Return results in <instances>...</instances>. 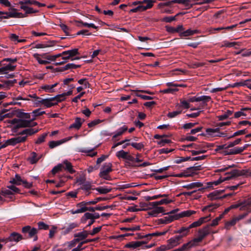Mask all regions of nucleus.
<instances>
[{
  "instance_id": "1",
  "label": "nucleus",
  "mask_w": 251,
  "mask_h": 251,
  "mask_svg": "<svg viewBox=\"0 0 251 251\" xmlns=\"http://www.w3.org/2000/svg\"><path fill=\"white\" fill-rule=\"evenodd\" d=\"M251 207V197L243 201L238 202L237 203L231 205L225 209L224 212L222 214H220L213 220H221L224 218V215L230 213L233 214L236 211H244L243 213L239 214L237 217L232 218L231 220H242L248 214V212L250 210Z\"/></svg>"
},
{
  "instance_id": "2",
  "label": "nucleus",
  "mask_w": 251,
  "mask_h": 251,
  "mask_svg": "<svg viewBox=\"0 0 251 251\" xmlns=\"http://www.w3.org/2000/svg\"><path fill=\"white\" fill-rule=\"evenodd\" d=\"M203 221H196L188 226L182 227L176 231L175 232L179 233V235L174 236L167 241V243H168L171 249L180 244L182 238L188 234L190 228L200 226L203 223Z\"/></svg>"
},
{
  "instance_id": "3",
  "label": "nucleus",
  "mask_w": 251,
  "mask_h": 251,
  "mask_svg": "<svg viewBox=\"0 0 251 251\" xmlns=\"http://www.w3.org/2000/svg\"><path fill=\"white\" fill-rule=\"evenodd\" d=\"M246 171L245 170H239L237 169H233L231 171L226 173L225 177H220L217 180L207 183L208 188H212L213 186H217L223 181L232 179L238 176H243L246 175Z\"/></svg>"
},
{
  "instance_id": "4",
  "label": "nucleus",
  "mask_w": 251,
  "mask_h": 251,
  "mask_svg": "<svg viewBox=\"0 0 251 251\" xmlns=\"http://www.w3.org/2000/svg\"><path fill=\"white\" fill-rule=\"evenodd\" d=\"M218 224V221H213L211 224L207 225L204 228L200 229L199 231L198 237L187 243L190 248L198 246L199 243L201 242L206 235L210 233L211 232V227L217 226Z\"/></svg>"
},
{
  "instance_id": "5",
  "label": "nucleus",
  "mask_w": 251,
  "mask_h": 251,
  "mask_svg": "<svg viewBox=\"0 0 251 251\" xmlns=\"http://www.w3.org/2000/svg\"><path fill=\"white\" fill-rule=\"evenodd\" d=\"M163 198L159 201L150 203V205L152 207V209L148 212V214L151 217H157L159 214L162 213L163 212V208L162 207H158V205L169 204L174 201L173 200L168 199L167 198Z\"/></svg>"
},
{
  "instance_id": "6",
  "label": "nucleus",
  "mask_w": 251,
  "mask_h": 251,
  "mask_svg": "<svg viewBox=\"0 0 251 251\" xmlns=\"http://www.w3.org/2000/svg\"><path fill=\"white\" fill-rule=\"evenodd\" d=\"M179 211L178 208L173 210L168 214V217H165V219H159L158 220H178L179 218L184 217H190L191 215L196 213L194 210H187L179 213H177Z\"/></svg>"
},
{
  "instance_id": "7",
  "label": "nucleus",
  "mask_w": 251,
  "mask_h": 251,
  "mask_svg": "<svg viewBox=\"0 0 251 251\" xmlns=\"http://www.w3.org/2000/svg\"><path fill=\"white\" fill-rule=\"evenodd\" d=\"M112 171V164L111 163H106L104 164L103 167L100 168L99 176L100 177L105 180H111L112 177L109 175V173Z\"/></svg>"
},
{
  "instance_id": "8",
  "label": "nucleus",
  "mask_w": 251,
  "mask_h": 251,
  "mask_svg": "<svg viewBox=\"0 0 251 251\" xmlns=\"http://www.w3.org/2000/svg\"><path fill=\"white\" fill-rule=\"evenodd\" d=\"M225 191V190H220L214 191V192L208 194L207 197L211 200H214L216 199L226 198L228 197H231L232 196L235 194L234 193H230L227 194H225L223 196H220V195Z\"/></svg>"
},
{
  "instance_id": "9",
  "label": "nucleus",
  "mask_w": 251,
  "mask_h": 251,
  "mask_svg": "<svg viewBox=\"0 0 251 251\" xmlns=\"http://www.w3.org/2000/svg\"><path fill=\"white\" fill-rule=\"evenodd\" d=\"M87 205H90L88 201H83L76 205V209H73L71 213L73 214L85 212L88 210Z\"/></svg>"
},
{
  "instance_id": "10",
  "label": "nucleus",
  "mask_w": 251,
  "mask_h": 251,
  "mask_svg": "<svg viewBox=\"0 0 251 251\" xmlns=\"http://www.w3.org/2000/svg\"><path fill=\"white\" fill-rule=\"evenodd\" d=\"M62 54L65 55V56L62 57V59L67 61L71 59L76 55H80V53L78 51V49L75 48L73 50L64 51L62 52Z\"/></svg>"
},
{
  "instance_id": "11",
  "label": "nucleus",
  "mask_w": 251,
  "mask_h": 251,
  "mask_svg": "<svg viewBox=\"0 0 251 251\" xmlns=\"http://www.w3.org/2000/svg\"><path fill=\"white\" fill-rule=\"evenodd\" d=\"M30 121H29V120H24L20 119L19 124L15 125L13 127L12 131L14 132H16L19 128L29 127L30 126Z\"/></svg>"
},
{
  "instance_id": "12",
  "label": "nucleus",
  "mask_w": 251,
  "mask_h": 251,
  "mask_svg": "<svg viewBox=\"0 0 251 251\" xmlns=\"http://www.w3.org/2000/svg\"><path fill=\"white\" fill-rule=\"evenodd\" d=\"M26 141V137L18 135L17 137L8 139V143H10L11 146H14L17 144L24 143Z\"/></svg>"
},
{
  "instance_id": "13",
  "label": "nucleus",
  "mask_w": 251,
  "mask_h": 251,
  "mask_svg": "<svg viewBox=\"0 0 251 251\" xmlns=\"http://www.w3.org/2000/svg\"><path fill=\"white\" fill-rule=\"evenodd\" d=\"M41 103L45 105L46 107L49 108L54 105H56L55 101L54 100L53 98H50L48 99H41L36 102V104Z\"/></svg>"
},
{
  "instance_id": "14",
  "label": "nucleus",
  "mask_w": 251,
  "mask_h": 251,
  "mask_svg": "<svg viewBox=\"0 0 251 251\" xmlns=\"http://www.w3.org/2000/svg\"><path fill=\"white\" fill-rule=\"evenodd\" d=\"M80 65H75L74 63H68L65 66L61 67L56 68L54 69L55 72H64L69 69H75L81 67Z\"/></svg>"
},
{
  "instance_id": "15",
  "label": "nucleus",
  "mask_w": 251,
  "mask_h": 251,
  "mask_svg": "<svg viewBox=\"0 0 251 251\" xmlns=\"http://www.w3.org/2000/svg\"><path fill=\"white\" fill-rule=\"evenodd\" d=\"M84 122V119H81L79 117H76L75 119V122L73 124L71 125L70 126H69V128H75L76 129H79L81 127L82 123Z\"/></svg>"
},
{
  "instance_id": "16",
  "label": "nucleus",
  "mask_w": 251,
  "mask_h": 251,
  "mask_svg": "<svg viewBox=\"0 0 251 251\" xmlns=\"http://www.w3.org/2000/svg\"><path fill=\"white\" fill-rule=\"evenodd\" d=\"M89 234V231L87 230H83L82 232L75 233L74 235L75 237L76 238H75V241L79 242L80 240H84L87 237Z\"/></svg>"
},
{
  "instance_id": "17",
  "label": "nucleus",
  "mask_w": 251,
  "mask_h": 251,
  "mask_svg": "<svg viewBox=\"0 0 251 251\" xmlns=\"http://www.w3.org/2000/svg\"><path fill=\"white\" fill-rule=\"evenodd\" d=\"M151 6V4H148V5H139L135 8L130 9L129 11V13L144 11L150 9Z\"/></svg>"
},
{
  "instance_id": "18",
  "label": "nucleus",
  "mask_w": 251,
  "mask_h": 251,
  "mask_svg": "<svg viewBox=\"0 0 251 251\" xmlns=\"http://www.w3.org/2000/svg\"><path fill=\"white\" fill-rule=\"evenodd\" d=\"M251 110V108L245 107L241 109L240 111L236 112L234 113V118H238L241 116H247L248 114L247 112Z\"/></svg>"
},
{
  "instance_id": "19",
  "label": "nucleus",
  "mask_w": 251,
  "mask_h": 251,
  "mask_svg": "<svg viewBox=\"0 0 251 251\" xmlns=\"http://www.w3.org/2000/svg\"><path fill=\"white\" fill-rule=\"evenodd\" d=\"M15 114L18 118L21 119L27 120L31 118V113H25L20 110L16 111Z\"/></svg>"
},
{
  "instance_id": "20",
  "label": "nucleus",
  "mask_w": 251,
  "mask_h": 251,
  "mask_svg": "<svg viewBox=\"0 0 251 251\" xmlns=\"http://www.w3.org/2000/svg\"><path fill=\"white\" fill-rule=\"evenodd\" d=\"M32 135H34L33 128L30 127L25 128L17 134V135H22L23 136L26 137V139L28 136H31Z\"/></svg>"
},
{
  "instance_id": "21",
  "label": "nucleus",
  "mask_w": 251,
  "mask_h": 251,
  "mask_svg": "<svg viewBox=\"0 0 251 251\" xmlns=\"http://www.w3.org/2000/svg\"><path fill=\"white\" fill-rule=\"evenodd\" d=\"M23 239L22 236L17 232H12L9 236L10 242H18Z\"/></svg>"
},
{
  "instance_id": "22",
  "label": "nucleus",
  "mask_w": 251,
  "mask_h": 251,
  "mask_svg": "<svg viewBox=\"0 0 251 251\" xmlns=\"http://www.w3.org/2000/svg\"><path fill=\"white\" fill-rule=\"evenodd\" d=\"M62 164L64 166V168L63 169L68 171L71 174H73L74 173H75V171L73 168L72 164L68 160H64Z\"/></svg>"
},
{
  "instance_id": "23",
  "label": "nucleus",
  "mask_w": 251,
  "mask_h": 251,
  "mask_svg": "<svg viewBox=\"0 0 251 251\" xmlns=\"http://www.w3.org/2000/svg\"><path fill=\"white\" fill-rule=\"evenodd\" d=\"M128 129L127 126H123L119 128L115 132V134L112 137V140H115L118 136H121L123 133L127 131Z\"/></svg>"
},
{
  "instance_id": "24",
  "label": "nucleus",
  "mask_w": 251,
  "mask_h": 251,
  "mask_svg": "<svg viewBox=\"0 0 251 251\" xmlns=\"http://www.w3.org/2000/svg\"><path fill=\"white\" fill-rule=\"evenodd\" d=\"M200 33V31L199 30H197V29L192 30L191 29H188L186 30V31L180 32L179 35L181 37H186V36L193 35L196 33Z\"/></svg>"
},
{
  "instance_id": "25",
  "label": "nucleus",
  "mask_w": 251,
  "mask_h": 251,
  "mask_svg": "<svg viewBox=\"0 0 251 251\" xmlns=\"http://www.w3.org/2000/svg\"><path fill=\"white\" fill-rule=\"evenodd\" d=\"M78 225L76 222L70 224L67 227L64 228L63 234H67L71 232L73 229L77 227Z\"/></svg>"
},
{
  "instance_id": "26",
  "label": "nucleus",
  "mask_w": 251,
  "mask_h": 251,
  "mask_svg": "<svg viewBox=\"0 0 251 251\" xmlns=\"http://www.w3.org/2000/svg\"><path fill=\"white\" fill-rule=\"evenodd\" d=\"M23 180L22 179L21 176L18 174H16L15 177L11 179L9 182L12 184L20 185L22 184Z\"/></svg>"
},
{
  "instance_id": "27",
  "label": "nucleus",
  "mask_w": 251,
  "mask_h": 251,
  "mask_svg": "<svg viewBox=\"0 0 251 251\" xmlns=\"http://www.w3.org/2000/svg\"><path fill=\"white\" fill-rule=\"evenodd\" d=\"M202 184L200 182H192L191 183L183 186V188H186L188 190L192 189L195 188H199L202 186Z\"/></svg>"
},
{
  "instance_id": "28",
  "label": "nucleus",
  "mask_w": 251,
  "mask_h": 251,
  "mask_svg": "<svg viewBox=\"0 0 251 251\" xmlns=\"http://www.w3.org/2000/svg\"><path fill=\"white\" fill-rule=\"evenodd\" d=\"M166 232H167V231H163V232H153V233H149V234H146L145 235H141V234H138V238L141 239V238H143L144 237H147H147H148L149 236L151 237V236H161V235H164Z\"/></svg>"
},
{
  "instance_id": "29",
  "label": "nucleus",
  "mask_w": 251,
  "mask_h": 251,
  "mask_svg": "<svg viewBox=\"0 0 251 251\" xmlns=\"http://www.w3.org/2000/svg\"><path fill=\"white\" fill-rule=\"evenodd\" d=\"M21 9L25 11V14L26 16L27 14L37 13L39 12L37 10H34L32 7H28L27 5H21Z\"/></svg>"
},
{
  "instance_id": "30",
  "label": "nucleus",
  "mask_w": 251,
  "mask_h": 251,
  "mask_svg": "<svg viewBox=\"0 0 251 251\" xmlns=\"http://www.w3.org/2000/svg\"><path fill=\"white\" fill-rule=\"evenodd\" d=\"M66 141L67 140L65 139L58 141H51L49 143V146L50 149H53L56 147L60 145L62 143H65Z\"/></svg>"
},
{
  "instance_id": "31",
  "label": "nucleus",
  "mask_w": 251,
  "mask_h": 251,
  "mask_svg": "<svg viewBox=\"0 0 251 251\" xmlns=\"http://www.w3.org/2000/svg\"><path fill=\"white\" fill-rule=\"evenodd\" d=\"M54 43H55L54 41H48V44H44V43L36 44H35L34 48H35L37 49H40V48H45L50 47L53 46Z\"/></svg>"
},
{
  "instance_id": "32",
  "label": "nucleus",
  "mask_w": 251,
  "mask_h": 251,
  "mask_svg": "<svg viewBox=\"0 0 251 251\" xmlns=\"http://www.w3.org/2000/svg\"><path fill=\"white\" fill-rule=\"evenodd\" d=\"M84 216L85 217V220H95L99 218L100 217V215L98 213H86Z\"/></svg>"
},
{
  "instance_id": "33",
  "label": "nucleus",
  "mask_w": 251,
  "mask_h": 251,
  "mask_svg": "<svg viewBox=\"0 0 251 251\" xmlns=\"http://www.w3.org/2000/svg\"><path fill=\"white\" fill-rule=\"evenodd\" d=\"M94 190L97 191L100 194H106L110 192L112 189L107 187H99L94 188Z\"/></svg>"
},
{
  "instance_id": "34",
  "label": "nucleus",
  "mask_w": 251,
  "mask_h": 251,
  "mask_svg": "<svg viewBox=\"0 0 251 251\" xmlns=\"http://www.w3.org/2000/svg\"><path fill=\"white\" fill-rule=\"evenodd\" d=\"M41 156L38 157L37 154L36 152H32L31 153V156L28 158V160L31 164H35L40 159Z\"/></svg>"
},
{
  "instance_id": "35",
  "label": "nucleus",
  "mask_w": 251,
  "mask_h": 251,
  "mask_svg": "<svg viewBox=\"0 0 251 251\" xmlns=\"http://www.w3.org/2000/svg\"><path fill=\"white\" fill-rule=\"evenodd\" d=\"M211 100V98L208 96H201L197 97V101H202V104L205 106L207 105V102Z\"/></svg>"
},
{
  "instance_id": "36",
  "label": "nucleus",
  "mask_w": 251,
  "mask_h": 251,
  "mask_svg": "<svg viewBox=\"0 0 251 251\" xmlns=\"http://www.w3.org/2000/svg\"><path fill=\"white\" fill-rule=\"evenodd\" d=\"M201 165L194 166L187 168V171L191 175V176L197 174L196 171L201 170Z\"/></svg>"
},
{
  "instance_id": "37",
  "label": "nucleus",
  "mask_w": 251,
  "mask_h": 251,
  "mask_svg": "<svg viewBox=\"0 0 251 251\" xmlns=\"http://www.w3.org/2000/svg\"><path fill=\"white\" fill-rule=\"evenodd\" d=\"M0 81L4 83V86L6 87L9 88L10 87L13 86L15 83L17 82L16 79L13 80H3L0 79Z\"/></svg>"
},
{
  "instance_id": "38",
  "label": "nucleus",
  "mask_w": 251,
  "mask_h": 251,
  "mask_svg": "<svg viewBox=\"0 0 251 251\" xmlns=\"http://www.w3.org/2000/svg\"><path fill=\"white\" fill-rule=\"evenodd\" d=\"M142 244V242L140 241H133L127 244L126 245V247L127 248L135 249L141 246Z\"/></svg>"
},
{
  "instance_id": "39",
  "label": "nucleus",
  "mask_w": 251,
  "mask_h": 251,
  "mask_svg": "<svg viewBox=\"0 0 251 251\" xmlns=\"http://www.w3.org/2000/svg\"><path fill=\"white\" fill-rule=\"evenodd\" d=\"M44 114H46L45 111H41L40 109H37L34 110L31 113V115L32 116V120H35L36 117L41 116Z\"/></svg>"
},
{
  "instance_id": "40",
  "label": "nucleus",
  "mask_w": 251,
  "mask_h": 251,
  "mask_svg": "<svg viewBox=\"0 0 251 251\" xmlns=\"http://www.w3.org/2000/svg\"><path fill=\"white\" fill-rule=\"evenodd\" d=\"M52 98L56 104H57L58 102H61L66 99V96H65L64 93L61 94L57 95Z\"/></svg>"
},
{
  "instance_id": "41",
  "label": "nucleus",
  "mask_w": 251,
  "mask_h": 251,
  "mask_svg": "<svg viewBox=\"0 0 251 251\" xmlns=\"http://www.w3.org/2000/svg\"><path fill=\"white\" fill-rule=\"evenodd\" d=\"M233 113V111L228 110L226 112L222 115H220L218 117V119L220 121H223L226 120L228 118L229 116H231Z\"/></svg>"
},
{
  "instance_id": "42",
  "label": "nucleus",
  "mask_w": 251,
  "mask_h": 251,
  "mask_svg": "<svg viewBox=\"0 0 251 251\" xmlns=\"http://www.w3.org/2000/svg\"><path fill=\"white\" fill-rule=\"evenodd\" d=\"M219 206V205L216 203L211 204L204 206L202 208V211H212L213 210L217 208Z\"/></svg>"
},
{
  "instance_id": "43",
  "label": "nucleus",
  "mask_w": 251,
  "mask_h": 251,
  "mask_svg": "<svg viewBox=\"0 0 251 251\" xmlns=\"http://www.w3.org/2000/svg\"><path fill=\"white\" fill-rule=\"evenodd\" d=\"M243 151L242 147H236L233 149L230 150L229 152L226 153V154H237L241 153Z\"/></svg>"
},
{
  "instance_id": "44",
  "label": "nucleus",
  "mask_w": 251,
  "mask_h": 251,
  "mask_svg": "<svg viewBox=\"0 0 251 251\" xmlns=\"http://www.w3.org/2000/svg\"><path fill=\"white\" fill-rule=\"evenodd\" d=\"M183 150L186 151V148H192L196 150H199L201 149L202 147L201 145H197L195 143H191L186 145H183L182 146Z\"/></svg>"
},
{
  "instance_id": "45",
  "label": "nucleus",
  "mask_w": 251,
  "mask_h": 251,
  "mask_svg": "<svg viewBox=\"0 0 251 251\" xmlns=\"http://www.w3.org/2000/svg\"><path fill=\"white\" fill-rule=\"evenodd\" d=\"M122 230H126V231H136L140 229L139 226H127V227H123L120 228Z\"/></svg>"
},
{
  "instance_id": "46",
  "label": "nucleus",
  "mask_w": 251,
  "mask_h": 251,
  "mask_svg": "<svg viewBox=\"0 0 251 251\" xmlns=\"http://www.w3.org/2000/svg\"><path fill=\"white\" fill-rule=\"evenodd\" d=\"M37 233V229L36 228H30L29 231L28 232V236L30 238L34 237L33 241H36L37 240V236L36 235Z\"/></svg>"
},
{
  "instance_id": "47",
  "label": "nucleus",
  "mask_w": 251,
  "mask_h": 251,
  "mask_svg": "<svg viewBox=\"0 0 251 251\" xmlns=\"http://www.w3.org/2000/svg\"><path fill=\"white\" fill-rule=\"evenodd\" d=\"M63 168H64L63 164H59L53 168L51 170V173L52 174L54 175L58 172L61 171Z\"/></svg>"
},
{
  "instance_id": "48",
  "label": "nucleus",
  "mask_w": 251,
  "mask_h": 251,
  "mask_svg": "<svg viewBox=\"0 0 251 251\" xmlns=\"http://www.w3.org/2000/svg\"><path fill=\"white\" fill-rule=\"evenodd\" d=\"M247 131H248L246 128L244 129L238 130V131L234 132L233 133V134L231 136L228 137L227 139H229L231 138H233V137H235L237 136L245 134V133H246L247 132Z\"/></svg>"
},
{
  "instance_id": "49",
  "label": "nucleus",
  "mask_w": 251,
  "mask_h": 251,
  "mask_svg": "<svg viewBox=\"0 0 251 251\" xmlns=\"http://www.w3.org/2000/svg\"><path fill=\"white\" fill-rule=\"evenodd\" d=\"M36 0H22L19 2V4L21 5H26L27 4L36 5Z\"/></svg>"
},
{
  "instance_id": "50",
  "label": "nucleus",
  "mask_w": 251,
  "mask_h": 251,
  "mask_svg": "<svg viewBox=\"0 0 251 251\" xmlns=\"http://www.w3.org/2000/svg\"><path fill=\"white\" fill-rule=\"evenodd\" d=\"M237 26V25L235 24V25H230V26H226V27H219L213 28L212 29V31H219L220 30H223V29H225V30H230V29H232L236 27Z\"/></svg>"
},
{
  "instance_id": "51",
  "label": "nucleus",
  "mask_w": 251,
  "mask_h": 251,
  "mask_svg": "<svg viewBox=\"0 0 251 251\" xmlns=\"http://www.w3.org/2000/svg\"><path fill=\"white\" fill-rule=\"evenodd\" d=\"M81 189L86 191H90V190H94V188L92 187L91 183L89 181H86L81 187Z\"/></svg>"
},
{
  "instance_id": "52",
  "label": "nucleus",
  "mask_w": 251,
  "mask_h": 251,
  "mask_svg": "<svg viewBox=\"0 0 251 251\" xmlns=\"http://www.w3.org/2000/svg\"><path fill=\"white\" fill-rule=\"evenodd\" d=\"M128 152L125 151L124 150H121L116 153V156L119 158H123L126 159Z\"/></svg>"
},
{
  "instance_id": "53",
  "label": "nucleus",
  "mask_w": 251,
  "mask_h": 251,
  "mask_svg": "<svg viewBox=\"0 0 251 251\" xmlns=\"http://www.w3.org/2000/svg\"><path fill=\"white\" fill-rule=\"evenodd\" d=\"M130 145L134 148L139 151L141 150L144 147V145L143 144V143L132 142L131 143Z\"/></svg>"
},
{
  "instance_id": "54",
  "label": "nucleus",
  "mask_w": 251,
  "mask_h": 251,
  "mask_svg": "<svg viewBox=\"0 0 251 251\" xmlns=\"http://www.w3.org/2000/svg\"><path fill=\"white\" fill-rule=\"evenodd\" d=\"M39 56H40V55L38 53H35L33 55V56L34 57V58H35L36 59V60L38 61V62L39 64L46 65V64H49L50 63L49 61H48L47 60H42L39 57Z\"/></svg>"
},
{
  "instance_id": "55",
  "label": "nucleus",
  "mask_w": 251,
  "mask_h": 251,
  "mask_svg": "<svg viewBox=\"0 0 251 251\" xmlns=\"http://www.w3.org/2000/svg\"><path fill=\"white\" fill-rule=\"evenodd\" d=\"M48 135L47 133H45L43 134L42 135L39 136L37 140L35 141V144H40L43 143L45 141V138H46Z\"/></svg>"
},
{
  "instance_id": "56",
  "label": "nucleus",
  "mask_w": 251,
  "mask_h": 251,
  "mask_svg": "<svg viewBox=\"0 0 251 251\" xmlns=\"http://www.w3.org/2000/svg\"><path fill=\"white\" fill-rule=\"evenodd\" d=\"M178 89L177 88H167L166 89H164L161 90L160 92L163 94H173L176 92L178 91Z\"/></svg>"
},
{
  "instance_id": "57",
  "label": "nucleus",
  "mask_w": 251,
  "mask_h": 251,
  "mask_svg": "<svg viewBox=\"0 0 251 251\" xmlns=\"http://www.w3.org/2000/svg\"><path fill=\"white\" fill-rule=\"evenodd\" d=\"M220 127L216 128H208L206 129V132L207 133V134L209 135L212 136L213 133L214 132H218L219 133L220 132Z\"/></svg>"
},
{
  "instance_id": "58",
  "label": "nucleus",
  "mask_w": 251,
  "mask_h": 251,
  "mask_svg": "<svg viewBox=\"0 0 251 251\" xmlns=\"http://www.w3.org/2000/svg\"><path fill=\"white\" fill-rule=\"evenodd\" d=\"M151 202H140V206L142 208V210H146L148 209L152 208V207L150 205V203Z\"/></svg>"
},
{
  "instance_id": "59",
  "label": "nucleus",
  "mask_w": 251,
  "mask_h": 251,
  "mask_svg": "<svg viewBox=\"0 0 251 251\" xmlns=\"http://www.w3.org/2000/svg\"><path fill=\"white\" fill-rule=\"evenodd\" d=\"M11 10L14 12H5V15H6V18L8 19L9 18H15V11H17V9L12 8Z\"/></svg>"
},
{
  "instance_id": "60",
  "label": "nucleus",
  "mask_w": 251,
  "mask_h": 251,
  "mask_svg": "<svg viewBox=\"0 0 251 251\" xmlns=\"http://www.w3.org/2000/svg\"><path fill=\"white\" fill-rule=\"evenodd\" d=\"M171 250L168 243L167 245H162L156 249V251H167Z\"/></svg>"
},
{
  "instance_id": "61",
  "label": "nucleus",
  "mask_w": 251,
  "mask_h": 251,
  "mask_svg": "<svg viewBox=\"0 0 251 251\" xmlns=\"http://www.w3.org/2000/svg\"><path fill=\"white\" fill-rule=\"evenodd\" d=\"M176 20V16H166L163 18L162 21L166 23H171Z\"/></svg>"
},
{
  "instance_id": "62",
  "label": "nucleus",
  "mask_w": 251,
  "mask_h": 251,
  "mask_svg": "<svg viewBox=\"0 0 251 251\" xmlns=\"http://www.w3.org/2000/svg\"><path fill=\"white\" fill-rule=\"evenodd\" d=\"M93 150H94L93 149H90V150L85 149V150H81V151L82 152L88 153L89 156H90L91 157H93V156H96L97 154V152L93 151Z\"/></svg>"
},
{
  "instance_id": "63",
  "label": "nucleus",
  "mask_w": 251,
  "mask_h": 251,
  "mask_svg": "<svg viewBox=\"0 0 251 251\" xmlns=\"http://www.w3.org/2000/svg\"><path fill=\"white\" fill-rule=\"evenodd\" d=\"M181 110L174 111L173 112H169L167 114V116L169 118H173L176 117L178 115L181 114Z\"/></svg>"
},
{
  "instance_id": "64",
  "label": "nucleus",
  "mask_w": 251,
  "mask_h": 251,
  "mask_svg": "<svg viewBox=\"0 0 251 251\" xmlns=\"http://www.w3.org/2000/svg\"><path fill=\"white\" fill-rule=\"evenodd\" d=\"M57 226H52L51 229L50 230L49 232V238H52L54 236L55 233L56 232L57 230Z\"/></svg>"
}]
</instances>
